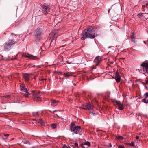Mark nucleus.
Wrapping results in <instances>:
<instances>
[{
    "instance_id": "1",
    "label": "nucleus",
    "mask_w": 148,
    "mask_h": 148,
    "mask_svg": "<svg viewBox=\"0 0 148 148\" xmlns=\"http://www.w3.org/2000/svg\"><path fill=\"white\" fill-rule=\"evenodd\" d=\"M82 35V36L81 39L82 40H84L86 38L90 39L95 38V33L93 29L89 28L84 30Z\"/></svg>"
},
{
    "instance_id": "2",
    "label": "nucleus",
    "mask_w": 148,
    "mask_h": 148,
    "mask_svg": "<svg viewBox=\"0 0 148 148\" xmlns=\"http://www.w3.org/2000/svg\"><path fill=\"white\" fill-rule=\"evenodd\" d=\"M70 128L71 131L76 134H78L81 130V127L80 126L76 125L74 123H71Z\"/></svg>"
},
{
    "instance_id": "3",
    "label": "nucleus",
    "mask_w": 148,
    "mask_h": 148,
    "mask_svg": "<svg viewBox=\"0 0 148 148\" xmlns=\"http://www.w3.org/2000/svg\"><path fill=\"white\" fill-rule=\"evenodd\" d=\"M15 43V41L12 40H9L4 45V50L5 51H8L10 50L12 45Z\"/></svg>"
},
{
    "instance_id": "4",
    "label": "nucleus",
    "mask_w": 148,
    "mask_h": 148,
    "mask_svg": "<svg viewBox=\"0 0 148 148\" xmlns=\"http://www.w3.org/2000/svg\"><path fill=\"white\" fill-rule=\"evenodd\" d=\"M21 90L24 92L23 94L25 97H27L30 95L28 92L26 88H25V86L23 84H21L20 85Z\"/></svg>"
},
{
    "instance_id": "5",
    "label": "nucleus",
    "mask_w": 148,
    "mask_h": 148,
    "mask_svg": "<svg viewBox=\"0 0 148 148\" xmlns=\"http://www.w3.org/2000/svg\"><path fill=\"white\" fill-rule=\"evenodd\" d=\"M102 61V58L101 56H97L94 60L93 66H97L99 65Z\"/></svg>"
},
{
    "instance_id": "6",
    "label": "nucleus",
    "mask_w": 148,
    "mask_h": 148,
    "mask_svg": "<svg viewBox=\"0 0 148 148\" xmlns=\"http://www.w3.org/2000/svg\"><path fill=\"white\" fill-rule=\"evenodd\" d=\"M50 8L48 6L43 5L42 6V12L44 14H47L49 11Z\"/></svg>"
},
{
    "instance_id": "7",
    "label": "nucleus",
    "mask_w": 148,
    "mask_h": 148,
    "mask_svg": "<svg viewBox=\"0 0 148 148\" xmlns=\"http://www.w3.org/2000/svg\"><path fill=\"white\" fill-rule=\"evenodd\" d=\"M113 102L114 105L116 104L118 106L119 109L121 110H122L124 109V107L120 101L114 100Z\"/></svg>"
},
{
    "instance_id": "8",
    "label": "nucleus",
    "mask_w": 148,
    "mask_h": 148,
    "mask_svg": "<svg viewBox=\"0 0 148 148\" xmlns=\"http://www.w3.org/2000/svg\"><path fill=\"white\" fill-rule=\"evenodd\" d=\"M40 92H39L36 93H33L32 95L33 96V98L35 100L39 101L40 100Z\"/></svg>"
},
{
    "instance_id": "9",
    "label": "nucleus",
    "mask_w": 148,
    "mask_h": 148,
    "mask_svg": "<svg viewBox=\"0 0 148 148\" xmlns=\"http://www.w3.org/2000/svg\"><path fill=\"white\" fill-rule=\"evenodd\" d=\"M115 79L117 82H119L120 81L121 76L118 71L116 72L115 76Z\"/></svg>"
},
{
    "instance_id": "10",
    "label": "nucleus",
    "mask_w": 148,
    "mask_h": 148,
    "mask_svg": "<svg viewBox=\"0 0 148 148\" xmlns=\"http://www.w3.org/2000/svg\"><path fill=\"white\" fill-rule=\"evenodd\" d=\"M58 31L57 30H54L50 33L49 35V36L52 38H54L55 36H56V34L58 33Z\"/></svg>"
},
{
    "instance_id": "11",
    "label": "nucleus",
    "mask_w": 148,
    "mask_h": 148,
    "mask_svg": "<svg viewBox=\"0 0 148 148\" xmlns=\"http://www.w3.org/2000/svg\"><path fill=\"white\" fill-rule=\"evenodd\" d=\"M23 56L29 58V59H36V56H34L32 55H30L29 54H24L23 55Z\"/></svg>"
},
{
    "instance_id": "12",
    "label": "nucleus",
    "mask_w": 148,
    "mask_h": 148,
    "mask_svg": "<svg viewBox=\"0 0 148 148\" xmlns=\"http://www.w3.org/2000/svg\"><path fill=\"white\" fill-rule=\"evenodd\" d=\"M23 77L25 79L26 82L27 83L29 82V74L25 73L23 74Z\"/></svg>"
},
{
    "instance_id": "13",
    "label": "nucleus",
    "mask_w": 148,
    "mask_h": 148,
    "mask_svg": "<svg viewBox=\"0 0 148 148\" xmlns=\"http://www.w3.org/2000/svg\"><path fill=\"white\" fill-rule=\"evenodd\" d=\"M59 101H56L55 100H52L51 101V104L53 106H56L59 103Z\"/></svg>"
},
{
    "instance_id": "14",
    "label": "nucleus",
    "mask_w": 148,
    "mask_h": 148,
    "mask_svg": "<svg viewBox=\"0 0 148 148\" xmlns=\"http://www.w3.org/2000/svg\"><path fill=\"white\" fill-rule=\"evenodd\" d=\"M141 66L145 68L146 71L148 73V63L143 62L141 64Z\"/></svg>"
},
{
    "instance_id": "15",
    "label": "nucleus",
    "mask_w": 148,
    "mask_h": 148,
    "mask_svg": "<svg viewBox=\"0 0 148 148\" xmlns=\"http://www.w3.org/2000/svg\"><path fill=\"white\" fill-rule=\"evenodd\" d=\"M90 143L89 142H86L82 143V147L84 148H85V146H87L88 147H89L90 146Z\"/></svg>"
},
{
    "instance_id": "16",
    "label": "nucleus",
    "mask_w": 148,
    "mask_h": 148,
    "mask_svg": "<svg viewBox=\"0 0 148 148\" xmlns=\"http://www.w3.org/2000/svg\"><path fill=\"white\" fill-rule=\"evenodd\" d=\"M41 30L40 28H37L36 31L35 35L38 37L41 34Z\"/></svg>"
},
{
    "instance_id": "17",
    "label": "nucleus",
    "mask_w": 148,
    "mask_h": 148,
    "mask_svg": "<svg viewBox=\"0 0 148 148\" xmlns=\"http://www.w3.org/2000/svg\"><path fill=\"white\" fill-rule=\"evenodd\" d=\"M86 105L87 109L88 110H91L93 109V106L90 103H87Z\"/></svg>"
},
{
    "instance_id": "18",
    "label": "nucleus",
    "mask_w": 148,
    "mask_h": 148,
    "mask_svg": "<svg viewBox=\"0 0 148 148\" xmlns=\"http://www.w3.org/2000/svg\"><path fill=\"white\" fill-rule=\"evenodd\" d=\"M16 34L13 33H11V35L10 36L9 40H14V39L16 38Z\"/></svg>"
},
{
    "instance_id": "19",
    "label": "nucleus",
    "mask_w": 148,
    "mask_h": 148,
    "mask_svg": "<svg viewBox=\"0 0 148 148\" xmlns=\"http://www.w3.org/2000/svg\"><path fill=\"white\" fill-rule=\"evenodd\" d=\"M135 35L134 34H132L131 36V41L133 43H134L135 42Z\"/></svg>"
},
{
    "instance_id": "20",
    "label": "nucleus",
    "mask_w": 148,
    "mask_h": 148,
    "mask_svg": "<svg viewBox=\"0 0 148 148\" xmlns=\"http://www.w3.org/2000/svg\"><path fill=\"white\" fill-rule=\"evenodd\" d=\"M146 98H144L142 100L143 102L144 103L146 104H148V99Z\"/></svg>"
},
{
    "instance_id": "21",
    "label": "nucleus",
    "mask_w": 148,
    "mask_h": 148,
    "mask_svg": "<svg viewBox=\"0 0 148 148\" xmlns=\"http://www.w3.org/2000/svg\"><path fill=\"white\" fill-rule=\"evenodd\" d=\"M38 123L41 124L43 125L44 124V122L42 121L41 119H39L37 121Z\"/></svg>"
},
{
    "instance_id": "22",
    "label": "nucleus",
    "mask_w": 148,
    "mask_h": 148,
    "mask_svg": "<svg viewBox=\"0 0 148 148\" xmlns=\"http://www.w3.org/2000/svg\"><path fill=\"white\" fill-rule=\"evenodd\" d=\"M57 124H53L51 125V127L53 129H55L56 127Z\"/></svg>"
},
{
    "instance_id": "23",
    "label": "nucleus",
    "mask_w": 148,
    "mask_h": 148,
    "mask_svg": "<svg viewBox=\"0 0 148 148\" xmlns=\"http://www.w3.org/2000/svg\"><path fill=\"white\" fill-rule=\"evenodd\" d=\"M134 144L135 143L134 142H132L131 143H128L127 145L131 147H133L134 146Z\"/></svg>"
},
{
    "instance_id": "24",
    "label": "nucleus",
    "mask_w": 148,
    "mask_h": 148,
    "mask_svg": "<svg viewBox=\"0 0 148 148\" xmlns=\"http://www.w3.org/2000/svg\"><path fill=\"white\" fill-rule=\"evenodd\" d=\"M10 95H7L5 96H3V97H1L2 99H3L4 97H5L7 99H9L10 97Z\"/></svg>"
},
{
    "instance_id": "25",
    "label": "nucleus",
    "mask_w": 148,
    "mask_h": 148,
    "mask_svg": "<svg viewBox=\"0 0 148 148\" xmlns=\"http://www.w3.org/2000/svg\"><path fill=\"white\" fill-rule=\"evenodd\" d=\"M65 77H69L70 76H71V75L70 74H69L68 73H64L63 74H62Z\"/></svg>"
},
{
    "instance_id": "26",
    "label": "nucleus",
    "mask_w": 148,
    "mask_h": 148,
    "mask_svg": "<svg viewBox=\"0 0 148 148\" xmlns=\"http://www.w3.org/2000/svg\"><path fill=\"white\" fill-rule=\"evenodd\" d=\"M81 108L84 109H87V105H83L81 107Z\"/></svg>"
},
{
    "instance_id": "27",
    "label": "nucleus",
    "mask_w": 148,
    "mask_h": 148,
    "mask_svg": "<svg viewBox=\"0 0 148 148\" xmlns=\"http://www.w3.org/2000/svg\"><path fill=\"white\" fill-rule=\"evenodd\" d=\"M23 143L25 144H30L29 142L28 141H27V140L24 141L23 142Z\"/></svg>"
},
{
    "instance_id": "28",
    "label": "nucleus",
    "mask_w": 148,
    "mask_h": 148,
    "mask_svg": "<svg viewBox=\"0 0 148 148\" xmlns=\"http://www.w3.org/2000/svg\"><path fill=\"white\" fill-rule=\"evenodd\" d=\"M145 97L144 98H148V92H146L145 94Z\"/></svg>"
},
{
    "instance_id": "29",
    "label": "nucleus",
    "mask_w": 148,
    "mask_h": 148,
    "mask_svg": "<svg viewBox=\"0 0 148 148\" xmlns=\"http://www.w3.org/2000/svg\"><path fill=\"white\" fill-rule=\"evenodd\" d=\"M118 148H125L124 146L123 145H119L118 146Z\"/></svg>"
},
{
    "instance_id": "30",
    "label": "nucleus",
    "mask_w": 148,
    "mask_h": 148,
    "mask_svg": "<svg viewBox=\"0 0 148 148\" xmlns=\"http://www.w3.org/2000/svg\"><path fill=\"white\" fill-rule=\"evenodd\" d=\"M117 138L119 140H120L122 139L123 137L122 136H118L117 137Z\"/></svg>"
},
{
    "instance_id": "31",
    "label": "nucleus",
    "mask_w": 148,
    "mask_h": 148,
    "mask_svg": "<svg viewBox=\"0 0 148 148\" xmlns=\"http://www.w3.org/2000/svg\"><path fill=\"white\" fill-rule=\"evenodd\" d=\"M62 148H70L69 147H67L66 145H63Z\"/></svg>"
},
{
    "instance_id": "32",
    "label": "nucleus",
    "mask_w": 148,
    "mask_h": 148,
    "mask_svg": "<svg viewBox=\"0 0 148 148\" xmlns=\"http://www.w3.org/2000/svg\"><path fill=\"white\" fill-rule=\"evenodd\" d=\"M144 14L141 13H139V18H141V17H143Z\"/></svg>"
},
{
    "instance_id": "33",
    "label": "nucleus",
    "mask_w": 148,
    "mask_h": 148,
    "mask_svg": "<svg viewBox=\"0 0 148 148\" xmlns=\"http://www.w3.org/2000/svg\"><path fill=\"white\" fill-rule=\"evenodd\" d=\"M38 112H33V114L34 115H36V114H37L38 113Z\"/></svg>"
},
{
    "instance_id": "34",
    "label": "nucleus",
    "mask_w": 148,
    "mask_h": 148,
    "mask_svg": "<svg viewBox=\"0 0 148 148\" xmlns=\"http://www.w3.org/2000/svg\"><path fill=\"white\" fill-rule=\"evenodd\" d=\"M74 145L77 147H78V143H77L76 142L74 143Z\"/></svg>"
},
{
    "instance_id": "35",
    "label": "nucleus",
    "mask_w": 148,
    "mask_h": 148,
    "mask_svg": "<svg viewBox=\"0 0 148 148\" xmlns=\"http://www.w3.org/2000/svg\"><path fill=\"white\" fill-rule=\"evenodd\" d=\"M4 135L5 136L8 137L9 136V135L8 134H4Z\"/></svg>"
},
{
    "instance_id": "36",
    "label": "nucleus",
    "mask_w": 148,
    "mask_h": 148,
    "mask_svg": "<svg viewBox=\"0 0 148 148\" xmlns=\"http://www.w3.org/2000/svg\"><path fill=\"white\" fill-rule=\"evenodd\" d=\"M136 139H139V136H136Z\"/></svg>"
},
{
    "instance_id": "37",
    "label": "nucleus",
    "mask_w": 148,
    "mask_h": 148,
    "mask_svg": "<svg viewBox=\"0 0 148 148\" xmlns=\"http://www.w3.org/2000/svg\"><path fill=\"white\" fill-rule=\"evenodd\" d=\"M33 121H36V122H37L38 121L36 120V119H34L33 120Z\"/></svg>"
},
{
    "instance_id": "38",
    "label": "nucleus",
    "mask_w": 148,
    "mask_h": 148,
    "mask_svg": "<svg viewBox=\"0 0 148 148\" xmlns=\"http://www.w3.org/2000/svg\"><path fill=\"white\" fill-rule=\"evenodd\" d=\"M146 82L147 84H148V79L146 81Z\"/></svg>"
},
{
    "instance_id": "39",
    "label": "nucleus",
    "mask_w": 148,
    "mask_h": 148,
    "mask_svg": "<svg viewBox=\"0 0 148 148\" xmlns=\"http://www.w3.org/2000/svg\"><path fill=\"white\" fill-rule=\"evenodd\" d=\"M110 147H112V145H111V143H110Z\"/></svg>"
},
{
    "instance_id": "40",
    "label": "nucleus",
    "mask_w": 148,
    "mask_h": 148,
    "mask_svg": "<svg viewBox=\"0 0 148 148\" xmlns=\"http://www.w3.org/2000/svg\"><path fill=\"white\" fill-rule=\"evenodd\" d=\"M89 147L87 146H85V148H88Z\"/></svg>"
},
{
    "instance_id": "41",
    "label": "nucleus",
    "mask_w": 148,
    "mask_h": 148,
    "mask_svg": "<svg viewBox=\"0 0 148 148\" xmlns=\"http://www.w3.org/2000/svg\"><path fill=\"white\" fill-rule=\"evenodd\" d=\"M58 111V110H54L53 111V112H56V111Z\"/></svg>"
},
{
    "instance_id": "42",
    "label": "nucleus",
    "mask_w": 148,
    "mask_h": 148,
    "mask_svg": "<svg viewBox=\"0 0 148 148\" xmlns=\"http://www.w3.org/2000/svg\"><path fill=\"white\" fill-rule=\"evenodd\" d=\"M144 42L145 43V44H146V43L145 41H144Z\"/></svg>"
},
{
    "instance_id": "43",
    "label": "nucleus",
    "mask_w": 148,
    "mask_h": 148,
    "mask_svg": "<svg viewBox=\"0 0 148 148\" xmlns=\"http://www.w3.org/2000/svg\"><path fill=\"white\" fill-rule=\"evenodd\" d=\"M32 93H33V92H34V91H32Z\"/></svg>"
},
{
    "instance_id": "44",
    "label": "nucleus",
    "mask_w": 148,
    "mask_h": 148,
    "mask_svg": "<svg viewBox=\"0 0 148 148\" xmlns=\"http://www.w3.org/2000/svg\"><path fill=\"white\" fill-rule=\"evenodd\" d=\"M16 58H16V57H15V58H14V59H16Z\"/></svg>"
}]
</instances>
